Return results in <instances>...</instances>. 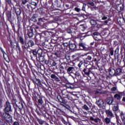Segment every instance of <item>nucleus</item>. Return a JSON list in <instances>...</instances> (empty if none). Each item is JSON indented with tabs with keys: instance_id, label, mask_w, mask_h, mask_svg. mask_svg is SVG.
Here are the masks:
<instances>
[{
	"instance_id": "c03bdc74",
	"label": "nucleus",
	"mask_w": 125,
	"mask_h": 125,
	"mask_svg": "<svg viewBox=\"0 0 125 125\" xmlns=\"http://www.w3.org/2000/svg\"><path fill=\"white\" fill-rule=\"evenodd\" d=\"M7 17L9 19H10V18H11V13L7 14Z\"/></svg>"
},
{
	"instance_id": "a19ab883",
	"label": "nucleus",
	"mask_w": 125,
	"mask_h": 125,
	"mask_svg": "<svg viewBox=\"0 0 125 125\" xmlns=\"http://www.w3.org/2000/svg\"><path fill=\"white\" fill-rule=\"evenodd\" d=\"M83 108L85 109V110H88V107H87V105L86 104H84L83 105Z\"/></svg>"
},
{
	"instance_id": "ddd939ff",
	"label": "nucleus",
	"mask_w": 125,
	"mask_h": 125,
	"mask_svg": "<svg viewBox=\"0 0 125 125\" xmlns=\"http://www.w3.org/2000/svg\"><path fill=\"white\" fill-rule=\"evenodd\" d=\"M43 23H44V18H39L38 19V22H37L38 25H39V26H42V25L43 24Z\"/></svg>"
},
{
	"instance_id": "4c0bfd02",
	"label": "nucleus",
	"mask_w": 125,
	"mask_h": 125,
	"mask_svg": "<svg viewBox=\"0 0 125 125\" xmlns=\"http://www.w3.org/2000/svg\"><path fill=\"white\" fill-rule=\"evenodd\" d=\"M32 53L34 57H37V52L35 50H32Z\"/></svg>"
},
{
	"instance_id": "8fccbe9b",
	"label": "nucleus",
	"mask_w": 125,
	"mask_h": 125,
	"mask_svg": "<svg viewBox=\"0 0 125 125\" xmlns=\"http://www.w3.org/2000/svg\"><path fill=\"white\" fill-rule=\"evenodd\" d=\"M67 33H68V34H71V33H72V31L71 30V29H68L67 30Z\"/></svg>"
},
{
	"instance_id": "338daca9",
	"label": "nucleus",
	"mask_w": 125,
	"mask_h": 125,
	"mask_svg": "<svg viewBox=\"0 0 125 125\" xmlns=\"http://www.w3.org/2000/svg\"><path fill=\"white\" fill-rule=\"evenodd\" d=\"M121 25H124V23L120 22Z\"/></svg>"
},
{
	"instance_id": "3c124183",
	"label": "nucleus",
	"mask_w": 125,
	"mask_h": 125,
	"mask_svg": "<svg viewBox=\"0 0 125 125\" xmlns=\"http://www.w3.org/2000/svg\"><path fill=\"white\" fill-rule=\"evenodd\" d=\"M110 55H114V50L110 51Z\"/></svg>"
},
{
	"instance_id": "a18cd8bd",
	"label": "nucleus",
	"mask_w": 125,
	"mask_h": 125,
	"mask_svg": "<svg viewBox=\"0 0 125 125\" xmlns=\"http://www.w3.org/2000/svg\"><path fill=\"white\" fill-rule=\"evenodd\" d=\"M12 125H20L19 123L18 122H15L13 123Z\"/></svg>"
},
{
	"instance_id": "69168bd1",
	"label": "nucleus",
	"mask_w": 125,
	"mask_h": 125,
	"mask_svg": "<svg viewBox=\"0 0 125 125\" xmlns=\"http://www.w3.org/2000/svg\"><path fill=\"white\" fill-rule=\"evenodd\" d=\"M55 55H56V56H57V53H55Z\"/></svg>"
},
{
	"instance_id": "052dcab7",
	"label": "nucleus",
	"mask_w": 125,
	"mask_h": 125,
	"mask_svg": "<svg viewBox=\"0 0 125 125\" xmlns=\"http://www.w3.org/2000/svg\"><path fill=\"white\" fill-rule=\"evenodd\" d=\"M60 68H61V69H62V70L64 69V66H61Z\"/></svg>"
},
{
	"instance_id": "4d7b16f0",
	"label": "nucleus",
	"mask_w": 125,
	"mask_h": 125,
	"mask_svg": "<svg viewBox=\"0 0 125 125\" xmlns=\"http://www.w3.org/2000/svg\"><path fill=\"white\" fill-rule=\"evenodd\" d=\"M124 115H125L124 114V113H123V112H121V114H120L121 117L122 116H124Z\"/></svg>"
},
{
	"instance_id": "37998d69",
	"label": "nucleus",
	"mask_w": 125,
	"mask_h": 125,
	"mask_svg": "<svg viewBox=\"0 0 125 125\" xmlns=\"http://www.w3.org/2000/svg\"><path fill=\"white\" fill-rule=\"evenodd\" d=\"M28 2V1L27 0H24L22 1V4H26Z\"/></svg>"
},
{
	"instance_id": "9d476101",
	"label": "nucleus",
	"mask_w": 125,
	"mask_h": 125,
	"mask_svg": "<svg viewBox=\"0 0 125 125\" xmlns=\"http://www.w3.org/2000/svg\"><path fill=\"white\" fill-rule=\"evenodd\" d=\"M97 104L100 108H102L104 107V101H103V100H99L97 102Z\"/></svg>"
},
{
	"instance_id": "0eeeda50",
	"label": "nucleus",
	"mask_w": 125,
	"mask_h": 125,
	"mask_svg": "<svg viewBox=\"0 0 125 125\" xmlns=\"http://www.w3.org/2000/svg\"><path fill=\"white\" fill-rule=\"evenodd\" d=\"M67 74H72L75 72V67L70 66L66 70Z\"/></svg>"
},
{
	"instance_id": "cd10ccee",
	"label": "nucleus",
	"mask_w": 125,
	"mask_h": 125,
	"mask_svg": "<svg viewBox=\"0 0 125 125\" xmlns=\"http://www.w3.org/2000/svg\"><path fill=\"white\" fill-rule=\"evenodd\" d=\"M28 36L29 38H32L34 36V33H33V31L31 29V31H29L28 33Z\"/></svg>"
},
{
	"instance_id": "774afa93",
	"label": "nucleus",
	"mask_w": 125,
	"mask_h": 125,
	"mask_svg": "<svg viewBox=\"0 0 125 125\" xmlns=\"http://www.w3.org/2000/svg\"><path fill=\"white\" fill-rule=\"evenodd\" d=\"M19 50H20L21 48H20V47L19 48H18Z\"/></svg>"
},
{
	"instance_id": "0e129e2a",
	"label": "nucleus",
	"mask_w": 125,
	"mask_h": 125,
	"mask_svg": "<svg viewBox=\"0 0 125 125\" xmlns=\"http://www.w3.org/2000/svg\"><path fill=\"white\" fill-rule=\"evenodd\" d=\"M123 20H124V22L125 23V18H123Z\"/></svg>"
},
{
	"instance_id": "58836bf2",
	"label": "nucleus",
	"mask_w": 125,
	"mask_h": 125,
	"mask_svg": "<svg viewBox=\"0 0 125 125\" xmlns=\"http://www.w3.org/2000/svg\"><path fill=\"white\" fill-rule=\"evenodd\" d=\"M75 11H77V12H80V11H81V9L78 7H75Z\"/></svg>"
},
{
	"instance_id": "7ed1b4c3",
	"label": "nucleus",
	"mask_w": 125,
	"mask_h": 125,
	"mask_svg": "<svg viewBox=\"0 0 125 125\" xmlns=\"http://www.w3.org/2000/svg\"><path fill=\"white\" fill-rule=\"evenodd\" d=\"M2 116L3 117L4 119L7 122H10V121L12 120L11 116H10V115H9L8 113H6V112L3 113Z\"/></svg>"
},
{
	"instance_id": "2eb2a0df",
	"label": "nucleus",
	"mask_w": 125,
	"mask_h": 125,
	"mask_svg": "<svg viewBox=\"0 0 125 125\" xmlns=\"http://www.w3.org/2000/svg\"><path fill=\"white\" fill-rule=\"evenodd\" d=\"M14 9L15 10V12L17 16H19L21 14V9L19 8H14Z\"/></svg>"
},
{
	"instance_id": "6e6552de",
	"label": "nucleus",
	"mask_w": 125,
	"mask_h": 125,
	"mask_svg": "<svg viewBox=\"0 0 125 125\" xmlns=\"http://www.w3.org/2000/svg\"><path fill=\"white\" fill-rule=\"evenodd\" d=\"M90 121H92L93 122H94V123H96V124H98V123H100V122H101V119H99V118L98 117L94 118L92 117H90Z\"/></svg>"
},
{
	"instance_id": "5701e85b",
	"label": "nucleus",
	"mask_w": 125,
	"mask_h": 125,
	"mask_svg": "<svg viewBox=\"0 0 125 125\" xmlns=\"http://www.w3.org/2000/svg\"><path fill=\"white\" fill-rule=\"evenodd\" d=\"M114 98L117 99V100H121V98H122V95L120 93L119 94H116L114 95Z\"/></svg>"
},
{
	"instance_id": "603ef678",
	"label": "nucleus",
	"mask_w": 125,
	"mask_h": 125,
	"mask_svg": "<svg viewBox=\"0 0 125 125\" xmlns=\"http://www.w3.org/2000/svg\"><path fill=\"white\" fill-rule=\"evenodd\" d=\"M93 35H94V36H98V32H94Z\"/></svg>"
},
{
	"instance_id": "f257e3e1",
	"label": "nucleus",
	"mask_w": 125,
	"mask_h": 125,
	"mask_svg": "<svg viewBox=\"0 0 125 125\" xmlns=\"http://www.w3.org/2000/svg\"><path fill=\"white\" fill-rule=\"evenodd\" d=\"M4 111L5 113H8L9 112H12L11 105H10V103L8 101H6L4 105Z\"/></svg>"
},
{
	"instance_id": "393cba45",
	"label": "nucleus",
	"mask_w": 125,
	"mask_h": 125,
	"mask_svg": "<svg viewBox=\"0 0 125 125\" xmlns=\"http://www.w3.org/2000/svg\"><path fill=\"white\" fill-rule=\"evenodd\" d=\"M19 41L20 42L22 45H24V44L25 43V41H24V38H22V37L20 36L19 37Z\"/></svg>"
},
{
	"instance_id": "c9c22d12",
	"label": "nucleus",
	"mask_w": 125,
	"mask_h": 125,
	"mask_svg": "<svg viewBox=\"0 0 125 125\" xmlns=\"http://www.w3.org/2000/svg\"><path fill=\"white\" fill-rule=\"evenodd\" d=\"M27 7L28 8V9H30V8H32L33 9V6L31 5V3L27 4L26 5Z\"/></svg>"
},
{
	"instance_id": "f3484780",
	"label": "nucleus",
	"mask_w": 125,
	"mask_h": 125,
	"mask_svg": "<svg viewBox=\"0 0 125 125\" xmlns=\"http://www.w3.org/2000/svg\"><path fill=\"white\" fill-rule=\"evenodd\" d=\"M109 73L110 76H114L116 74V71L113 68H110L109 70Z\"/></svg>"
},
{
	"instance_id": "7c9ffc66",
	"label": "nucleus",
	"mask_w": 125,
	"mask_h": 125,
	"mask_svg": "<svg viewBox=\"0 0 125 125\" xmlns=\"http://www.w3.org/2000/svg\"><path fill=\"white\" fill-rule=\"evenodd\" d=\"M39 13L40 14H43V13H44V10H43V9L42 8H40L39 9Z\"/></svg>"
},
{
	"instance_id": "f03ea898",
	"label": "nucleus",
	"mask_w": 125,
	"mask_h": 125,
	"mask_svg": "<svg viewBox=\"0 0 125 125\" xmlns=\"http://www.w3.org/2000/svg\"><path fill=\"white\" fill-rule=\"evenodd\" d=\"M74 75L75 78H73L74 80L75 83H78L79 81H81V79H82V75L79 71H76L74 74Z\"/></svg>"
},
{
	"instance_id": "13d9d810",
	"label": "nucleus",
	"mask_w": 125,
	"mask_h": 125,
	"mask_svg": "<svg viewBox=\"0 0 125 125\" xmlns=\"http://www.w3.org/2000/svg\"><path fill=\"white\" fill-rule=\"evenodd\" d=\"M16 47H17V48H19L20 46L18 45V44H17L16 45Z\"/></svg>"
},
{
	"instance_id": "bb28decb",
	"label": "nucleus",
	"mask_w": 125,
	"mask_h": 125,
	"mask_svg": "<svg viewBox=\"0 0 125 125\" xmlns=\"http://www.w3.org/2000/svg\"><path fill=\"white\" fill-rule=\"evenodd\" d=\"M90 22L91 25H92L93 26H95V25L97 24V22H96V21L94 20H91Z\"/></svg>"
},
{
	"instance_id": "a878e982",
	"label": "nucleus",
	"mask_w": 125,
	"mask_h": 125,
	"mask_svg": "<svg viewBox=\"0 0 125 125\" xmlns=\"http://www.w3.org/2000/svg\"><path fill=\"white\" fill-rule=\"evenodd\" d=\"M104 123H105V124L108 125V124H110L111 120H110V119H109V118L106 117L104 119Z\"/></svg>"
},
{
	"instance_id": "6e6d98bb",
	"label": "nucleus",
	"mask_w": 125,
	"mask_h": 125,
	"mask_svg": "<svg viewBox=\"0 0 125 125\" xmlns=\"http://www.w3.org/2000/svg\"><path fill=\"white\" fill-rule=\"evenodd\" d=\"M122 101H123L124 102H125V97H124L123 99H122Z\"/></svg>"
},
{
	"instance_id": "e433bc0d",
	"label": "nucleus",
	"mask_w": 125,
	"mask_h": 125,
	"mask_svg": "<svg viewBox=\"0 0 125 125\" xmlns=\"http://www.w3.org/2000/svg\"><path fill=\"white\" fill-rule=\"evenodd\" d=\"M66 86L68 88H71V89H72L74 87V86H73L72 85H70L69 84H67Z\"/></svg>"
},
{
	"instance_id": "e2e57ef3",
	"label": "nucleus",
	"mask_w": 125,
	"mask_h": 125,
	"mask_svg": "<svg viewBox=\"0 0 125 125\" xmlns=\"http://www.w3.org/2000/svg\"><path fill=\"white\" fill-rule=\"evenodd\" d=\"M78 67H79V68H81V63H80L78 64Z\"/></svg>"
},
{
	"instance_id": "aec40b11",
	"label": "nucleus",
	"mask_w": 125,
	"mask_h": 125,
	"mask_svg": "<svg viewBox=\"0 0 125 125\" xmlns=\"http://www.w3.org/2000/svg\"><path fill=\"white\" fill-rule=\"evenodd\" d=\"M3 56L4 60H5L6 62H9V61H10V60H9V57H8V56L6 54V53L3 54Z\"/></svg>"
},
{
	"instance_id": "1a4fd4ad",
	"label": "nucleus",
	"mask_w": 125,
	"mask_h": 125,
	"mask_svg": "<svg viewBox=\"0 0 125 125\" xmlns=\"http://www.w3.org/2000/svg\"><path fill=\"white\" fill-rule=\"evenodd\" d=\"M113 102H114V99L113 97H110L107 99L106 103L108 105H113Z\"/></svg>"
},
{
	"instance_id": "ea45409f",
	"label": "nucleus",
	"mask_w": 125,
	"mask_h": 125,
	"mask_svg": "<svg viewBox=\"0 0 125 125\" xmlns=\"http://www.w3.org/2000/svg\"><path fill=\"white\" fill-rule=\"evenodd\" d=\"M118 53H119V48H117L116 49V50L115 51V54H114V55L115 56L116 54H118Z\"/></svg>"
},
{
	"instance_id": "6ab92c4d",
	"label": "nucleus",
	"mask_w": 125,
	"mask_h": 125,
	"mask_svg": "<svg viewBox=\"0 0 125 125\" xmlns=\"http://www.w3.org/2000/svg\"><path fill=\"white\" fill-rule=\"evenodd\" d=\"M51 79H54L55 81L56 82H60V79L55 75V74H51Z\"/></svg>"
},
{
	"instance_id": "a211bd4d",
	"label": "nucleus",
	"mask_w": 125,
	"mask_h": 125,
	"mask_svg": "<svg viewBox=\"0 0 125 125\" xmlns=\"http://www.w3.org/2000/svg\"><path fill=\"white\" fill-rule=\"evenodd\" d=\"M27 44L28 47H32V46H33V45H34L35 43L34 42V41H33V40H29L27 42Z\"/></svg>"
},
{
	"instance_id": "c85d7f7f",
	"label": "nucleus",
	"mask_w": 125,
	"mask_h": 125,
	"mask_svg": "<svg viewBox=\"0 0 125 125\" xmlns=\"http://www.w3.org/2000/svg\"><path fill=\"white\" fill-rule=\"evenodd\" d=\"M23 50H26V49H27V48H29V47H28V46H27V43H25V44L24 45H23L22 46H21Z\"/></svg>"
},
{
	"instance_id": "f8f14e48",
	"label": "nucleus",
	"mask_w": 125,
	"mask_h": 125,
	"mask_svg": "<svg viewBox=\"0 0 125 125\" xmlns=\"http://www.w3.org/2000/svg\"><path fill=\"white\" fill-rule=\"evenodd\" d=\"M83 72L86 76H89L90 72H91V68H84Z\"/></svg>"
},
{
	"instance_id": "72a5a7b5",
	"label": "nucleus",
	"mask_w": 125,
	"mask_h": 125,
	"mask_svg": "<svg viewBox=\"0 0 125 125\" xmlns=\"http://www.w3.org/2000/svg\"><path fill=\"white\" fill-rule=\"evenodd\" d=\"M39 105H42V103H43V101H42V99H40L38 100Z\"/></svg>"
},
{
	"instance_id": "5fc2aeb1",
	"label": "nucleus",
	"mask_w": 125,
	"mask_h": 125,
	"mask_svg": "<svg viewBox=\"0 0 125 125\" xmlns=\"http://www.w3.org/2000/svg\"><path fill=\"white\" fill-rule=\"evenodd\" d=\"M107 17H104L102 18V20H106L107 19Z\"/></svg>"
},
{
	"instance_id": "680f3d73",
	"label": "nucleus",
	"mask_w": 125,
	"mask_h": 125,
	"mask_svg": "<svg viewBox=\"0 0 125 125\" xmlns=\"http://www.w3.org/2000/svg\"><path fill=\"white\" fill-rule=\"evenodd\" d=\"M107 23H108V21H104L105 24H107Z\"/></svg>"
},
{
	"instance_id": "49530a36",
	"label": "nucleus",
	"mask_w": 125,
	"mask_h": 125,
	"mask_svg": "<svg viewBox=\"0 0 125 125\" xmlns=\"http://www.w3.org/2000/svg\"><path fill=\"white\" fill-rule=\"evenodd\" d=\"M88 4H89L91 6H94V3L93 2H88Z\"/></svg>"
},
{
	"instance_id": "c756f323",
	"label": "nucleus",
	"mask_w": 125,
	"mask_h": 125,
	"mask_svg": "<svg viewBox=\"0 0 125 125\" xmlns=\"http://www.w3.org/2000/svg\"><path fill=\"white\" fill-rule=\"evenodd\" d=\"M112 110L114 112H117V111H118V110H119V106L117 105V106H113V108H112Z\"/></svg>"
},
{
	"instance_id": "2f4dec72",
	"label": "nucleus",
	"mask_w": 125,
	"mask_h": 125,
	"mask_svg": "<svg viewBox=\"0 0 125 125\" xmlns=\"http://www.w3.org/2000/svg\"><path fill=\"white\" fill-rule=\"evenodd\" d=\"M37 122L39 123L40 125H43V123H44V121L39 119H37Z\"/></svg>"
},
{
	"instance_id": "dca6fc26",
	"label": "nucleus",
	"mask_w": 125,
	"mask_h": 125,
	"mask_svg": "<svg viewBox=\"0 0 125 125\" xmlns=\"http://www.w3.org/2000/svg\"><path fill=\"white\" fill-rule=\"evenodd\" d=\"M69 47L71 50H76V48H77V45L74 43L70 44Z\"/></svg>"
},
{
	"instance_id": "473e14b6",
	"label": "nucleus",
	"mask_w": 125,
	"mask_h": 125,
	"mask_svg": "<svg viewBox=\"0 0 125 125\" xmlns=\"http://www.w3.org/2000/svg\"><path fill=\"white\" fill-rule=\"evenodd\" d=\"M39 60L40 62H43V61H44V57H43V56H41L39 57Z\"/></svg>"
},
{
	"instance_id": "de8ad7c7",
	"label": "nucleus",
	"mask_w": 125,
	"mask_h": 125,
	"mask_svg": "<svg viewBox=\"0 0 125 125\" xmlns=\"http://www.w3.org/2000/svg\"><path fill=\"white\" fill-rule=\"evenodd\" d=\"M0 51H1V52L2 53L3 55L5 53L4 51L3 50V49H2V48L0 47Z\"/></svg>"
},
{
	"instance_id": "4468645a",
	"label": "nucleus",
	"mask_w": 125,
	"mask_h": 125,
	"mask_svg": "<svg viewBox=\"0 0 125 125\" xmlns=\"http://www.w3.org/2000/svg\"><path fill=\"white\" fill-rule=\"evenodd\" d=\"M79 48L81 49V50H84V49H85L86 47H85V44L83 43H79Z\"/></svg>"
},
{
	"instance_id": "412c9836",
	"label": "nucleus",
	"mask_w": 125,
	"mask_h": 125,
	"mask_svg": "<svg viewBox=\"0 0 125 125\" xmlns=\"http://www.w3.org/2000/svg\"><path fill=\"white\" fill-rule=\"evenodd\" d=\"M30 4L31 5V6H33L32 9H35L37 7V5H38V2L32 1L30 3Z\"/></svg>"
},
{
	"instance_id": "79ce46f5",
	"label": "nucleus",
	"mask_w": 125,
	"mask_h": 125,
	"mask_svg": "<svg viewBox=\"0 0 125 125\" xmlns=\"http://www.w3.org/2000/svg\"><path fill=\"white\" fill-rule=\"evenodd\" d=\"M121 119H122V121H123V122H125V115H122V116H121Z\"/></svg>"
},
{
	"instance_id": "f704fd0d",
	"label": "nucleus",
	"mask_w": 125,
	"mask_h": 125,
	"mask_svg": "<svg viewBox=\"0 0 125 125\" xmlns=\"http://www.w3.org/2000/svg\"><path fill=\"white\" fill-rule=\"evenodd\" d=\"M57 64H58V61H53L52 64V66H53L54 67H55V66H56V65H57Z\"/></svg>"
},
{
	"instance_id": "864d4df0",
	"label": "nucleus",
	"mask_w": 125,
	"mask_h": 125,
	"mask_svg": "<svg viewBox=\"0 0 125 125\" xmlns=\"http://www.w3.org/2000/svg\"><path fill=\"white\" fill-rule=\"evenodd\" d=\"M116 90H117V88H116L115 87H113L112 88V90H113V91H116Z\"/></svg>"
},
{
	"instance_id": "09e8293b",
	"label": "nucleus",
	"mask_w": 125,
	"mask_h": 125,
	"mask_svg": "<svg viewBox=\"0 0 125 125\" xmlns=\"http://www.w3.org/2000/svg\"><path fill=\"white\" fill-rule=\"evenodd\" d=\"M2 107V102L1 99H0V108H1Z\"/></svg>"
},
{
	"instance_id": "9b49d317",
	"label": "nucleus",
	"mask_w": 125,
	"mask_h": 125,
	"mask_svg": "<svg viewBox=\"0 0 125 125\" xmlns=\"http://www.w3.org/2000/svg\"><path fill=\"white\" fill-rule=\"evenodd\" d=\"M105 113L107 116V117H110V118L114 117V114L112 112V111L110 110H105Z\"/></svg>"
},
{
	"instance_id": "4be33fe9",
	"label": "nucleus",
	"mask_w": 125,
	"mask_h": 125,
	"mask_svg": "<svg viewBox=\"0 0 125 125\" xmlns=\"http://www.w3.org/2000/svg\"><path fill=\"white\" fill-rule=\"evenodd\" d=\"M115 73H116V75L120 76V75H122L123 72H122V69L121 68H117L115 70Z\"/></svg>"
},
{
	"instance_id": "bf43d9fd",
	"label": "nucleus",
	"mask_w": 125,
	"mask_h": 125,
	"mask_svg": "<svg viewBox=\"0 0 125 125\" xmlns=\"http://www.w3.org/2000/svg\"><path fill=\"white\" fill-rule=\"evenodd\" d=\"M39 26H36L35 29V30H38V29H39Z\"/></svg>"
},
{
	"instance_id": "39448f33",
	"label": "nucleus",
	"mask_w": 125,
	"mask_h": 125,
	"mask_svg": "<svg viewBox=\"0 0 125 125\" xmlns=\"http://www.w3.org/2000/svg\"><path fill=\"white\" fill-rule=\"evenodd\" d=\"M116 10L118 11V12H122V11L124 10V4H120L117 5L116 6Z\"/></svg>"
},
{
	"instance_id": "b1692460",
	"label": "nucleus",
	"mask_w": 125,
	"mask_h": 125,
	"mask_svg": "<svg viewBox=\"0 0 125 125\" xmlns=\"http://www.w3.org/2000/svg\"><path fill=\"white\" fill-rule=\"evenodd\" d=\"M30 20H31V21H33V22H37V21H38V20H37V15H33L30 19Z\"/></svg>"
},
{
	"instance_id": "20e7f679",
	"label": "nucleus",
	"mask_w": 125,
	"mask_h": 125,
	"mask_svg": "<svg viewBox=\"0 0 125 125\" xmlns=\"http://www.w3.org/2000/svg\"><path fill=\"white\" fill-rule=\"evenodd\" d=\"M83 60L85 64H88V63L91 62L92 61V57L91 56H88L86 58H84Z\"/></svg>"
},
{
	"instance_id": "423d86ee",
	"label": "nucleus",
	"mask_w": 125,
	"mask_h": 125,
	"mask_svg": "<svg viewBox=\"0 0 125 125\" xmlns=\"http://www.w3.org/2000/svg\"><path fill=\"white\" fill-rule=\"evenodd\" d=\"M15 103L16 106H17L18 108H19L20 110H21L23 108V104H22V102L21 101H15Z\"/></svg>"
}]
</instances>
